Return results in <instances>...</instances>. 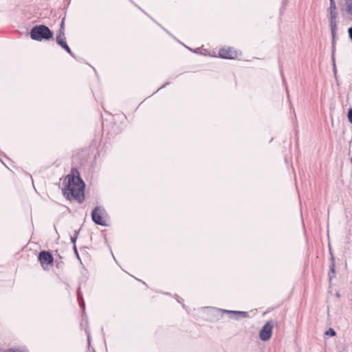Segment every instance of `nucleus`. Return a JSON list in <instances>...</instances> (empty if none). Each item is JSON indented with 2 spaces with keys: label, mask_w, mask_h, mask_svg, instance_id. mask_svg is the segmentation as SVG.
Segmentation results:
<instances>
[{
  "label": "nucleus",
  "mask_w": 352,
  "mask_h": 352,
  "mask_svg": "<svg viewBox=\"0 0 352 352\" xmlns=\"http://www.w3.org/2000/svg\"><path fill=\"white\" fill-rule=\"evenodd\" d=\"M63 185V193L67 199L69 200L74 199L80 204L83 202L85 184L76 169H72L71 174L67 176Z\"/></svg>",
  "instance_id": "nucleus-1"
},
{
  "label": "nucleus",
  "mask_w": 352,
  "mask_h": 352,
  "mask_svg": "<svg viewBox=\"0 0 352 352\" xmlns=\"http://www.w3.org/2000/svg\"><path fill=\"white\" fill-rule=\"evenodd\" d=\"M30 35L32 40L41 41L43 40H50L53 38L54 34L47 26L45 25H38L34 26L31 29Z\"/></svg>",
  "instance_id": "nucleus-2"
},
{
  "label": "nucleus",
  "mask_w": 352,
  "mask_h": 352,
  "mask_svg": "<svg viewBox=\"0 0 352 352\" xmlns=\"http://www.w3.org/2000/svg\"><path fill=\"white\" fill-rule=\"evenodd\" d=\"M107 216L105 209L102 206H96L91 212L92 221L97 225L105 226L107 223L104 218Z\"/></svg>",
  "instance_id": "nucleus-3"
},
{
  "label": "nucleus",
  "mask_w": 352,
  "mask_h": 352,
  "mask_svg": "<svg viewBox=\"0 0 352 352\" xmlns=\"http://www.w3.org/2000/svg\"><path fill=\"white\" fill-rule=\"evenodd\" d=\"M274 326V322L272 320L267 321L259 331V338L262 341L266 342L271 338Z\"/></svg>",
  "instance_id": "nucleus-4"
},
{
  "label": "nucleus",
  "mask_w": 352,
  "mask_h": 352,
  "mask_svg": "<svg viewBox=\"0 0 352 352\" xmlns=\"http://www.w3.org/2000/svg\"><path fill=\"white\" fill-rule=\"evenodd\" d=\"M328 12V19L329 21V26L331 30V34L333 40L336 38V32L338 29V13L337 10Z\"/></svg>",
  "instance_id": "nucleus-5"
},
{
  "label": "nucleus",
  "mask_w": 352,
  "mask_h": 352,
  "mask_svg": "<svg viewBox=\"0 0 352 352\" xmlns=\"http://www.w3.org/2000/svg\"><path fill=\"white\" fill-rule=\"evenodd\" d=\"M38 260L43 269H46L45 265H48L53 263L54 258L52 254L48 251L43 250L38 254Z\"/></svg>",
  "instance_id": "nucleus-6"
},
{
  "label": "nucleus",
  "mask_w": 352,
  "mask_h": 352,
  "mask_svg": "<svg viewBox=\"0 0 352 352\" xmlns=\"http://www.w3.org/2000/svg\"><path fill=\"white\" fill-rule=\"evenodd\" d=\"M219 56L225 59H234L237 56V52L232 47L221 48L219 51Z\"/></svg>",
  "instance_id": "nucleus-7"
},
{
  "label": "nucleus",
  "mask_w": 352,
  "mask_h": 352,
  "mask_svg": "<svg viewBox=\"0 0 352 352\" xmlns=\"http://www.w3.org/2000/svg\"><path fill=\"white\" fill-rule=\"evenodd\" d=\"M221 311L224 313L228 314L230 316V318L234 320H239V318H245L248 316V313L247 311H231L226 309H221Z\"/></svg>",
  "instance_id": "nucleus-8"
},
{
  "label": "nucleus",
  "mask_w": 352,
  "mask_h": 352,
  "mask_svg": "<svg viewBox=\"0 0 352 352\" xmlns=\"http://www.w3.org/2000/svg\"><path fill=\"white\" fill-rule=\"evenodd\" d=\"M340 5L341 6L340 12L342 16L346 13V14L352 16V1H345L344 7H343L341 3H340Z\"/></svg>",
  "instance_id": "nucleus-9"
},
{
  "label": "nucleus",
  "mask_w": 352,
  "mask_h": 352,
  "mask_svg": "<svg viewBox=\"0 0 352 352\" xmlns=\"http://www.w3.org/2000/svg\"><path fill=\"white\" fill-rule=\"evenodd\" d=\"M57 44H58L62 48H63L67 53H69L72 57H74V53L72 52L71 49L67 44L65 40L58 39L56 41Z\"/></svg>",
  "instance_id": "nucleus-10"
},
{
  "label": "nucleus",
  "mask_w": 352,
  "mask_h": 352,
  "mask_svg": "<svg viewBox=\"0 0 352 352\" xmlns=\"http://www.w3.org/2000/svg\"><path fill=\"white\" fill-rule=\"evenodd\" d=\"M57 44H58L62 48H63L67 53H69L72 57H74V53L72 52L71 49L67 44L65 40L58 39L56 41Z\"/></svg>",
  "instance_id": "nucleus-11"
},
{
  "label": "nucleus",
  "mask_w": 352,
  "mask_h": 352,
  "mask_svg": "<svg viewBox=\"0 0 352 352\" xmlns=\"http://www.w3.org/2000/svg\"><path fill=\"white\" fill-rule=\"evenodd\" d=\"M57 44H58L62 48H63L67 53H69L72 57H74V53L72 52L71 49L67 44L65 40L58 39L56 41Z\"/></svg>",
  "instance_id": "nucleus-12"
},
{
  "label": "nucleus",
  "mask_w": 352,
  "mask_h": 352,
  "mask_svg": "<svg viewBox=\"0 0 352 352\" xmlns=\"http://www.w3.org/2000/svg\"><path fill=\"white\" fill-rule=\"evenodd\" d=\"M76 294H77V299L78 300L79 305L82 308V311H84L85 309V302H84V300L82 298V294L80 292V287L78 288Z\"/></svg>",
  "instance_id": "nucleus-13"
},
{
  "label": "nucleus",
  "mask_w": 352,
  "mask_h": 352,
  "mask_svg": "<svg viewBox=\"0 0 352 352\" xmlns=\"http://www.w3.org/2000/svg\"><path fill=\"white\" fill-rule=\"evenodd\" d=\"M331 260H332V263L330 265V272L329 273V281H331L332 278L336 276L334 258L333 256H331Z\"/></svg>",
  "instance_id": "nucleus-14"
},
{
  "label": "nucleus",
  "mask_w": 352,
  "mask_h": 352,
  "mask_svg": "<svg viewBox=\"0 0 352 352\" xmlns=\"http://www.w3.org/2000/svg\"><path fill=\"white\" fill-rule=\"evenodd\" d=\"M332 50H331V62L332 65L336 64L335 52H336V38H332Z\"/></svg>",
  "instance_id": "nucleus-15"
},
{
  "label": "nucleus",
  "mask_w": 352,
  "mask_h": 352,
  "mask_svg": "<svg viewBox=\"0 0 352 352\" xmlns=\"http://www.w3.org/2000/svg\"><path fill=\"white\" fill-rule=\"evenodd\" d=\"M329 8L327 9V11L336 10L337 6L334 0H329Z\"/></svg>",
  "instance_id": "nucleus-16"
},
{
  "label": "nucleus",
  "mask_w": 352,
  "mask_h": 352,
  "mask_svg": "<svg viewBox=\"0 0 352 352\" xmlns=\"http://www.w3.org/2000/svg\"><path fill=\"white\" fill-rule=\"evenodd\" d=\"M58 39L65 40V32L58 31V33H57L56 37V41H58Z\"/></svg>",
  "instance_id": "nucleus-17"
},
{
  "label": "nucleus",
  "mask_w": 352,
  "mask_h": 352,
  "mask_svg": "<svg viewBox=\"0 0 352 352\" xmlns=\"http://www.w3.org/2000/svg\"><path fill=\"white\" fill-rule=\"evenodd\" d=\"M325 334L327 336H330L333 337L336 335V333L333 329L329 328L328 330L326 331Z\"/></svg>",
  "instance_id": "nucleus-18"
},
{
  "label": "nucleus",
  "mask_w": 352,
  "mask_h": 352,
  "mask_svg": "<svg viewBox=\"0 0 352 352\" xmlns=\"http://www.w3.org/2000/svg\"><path fill=\"white\" fill-rule=\"evenodd\" d=\"M7 352H28L25 349H10Z\"/></svg>",
  "instance_id": "nucleus-19"
},
{
  "label": "nucleus",
  "mask_w": 352,
  "mask_h": 352,
  "mask_svg": "<svg viewBox=\"0 0 352 352\" xmlns=\"http://www.w3.org/2000/svg\"><path fill=\"white\" fill-rule=\"evenodd\" d=\"M78 232L77 231H75V234L74 236H71V241L74 245H76V242L78 238Z\"/></svg>",
  "instance_id": "nucleus-20"
},
{
  "label": "nucleus",
  "mask_w": 352,
  "mask_h": 352,
  "mask_svg": "<svg viewBox=\"0 0 352 352\" xmlns=\"http://www.w3.org/2000/svg\"><path fill=\"white\" fill-rule=\"evenodd\" d=\"M58 31L65 32V17L62 19Z\"/></svg>",
  "instance_id": "nucleus-21"
},
{
  "label": "nucleus",
  "mask_w": 352,
  "mask_h": 352,
  "mask_svg": "<svg viewBox=\"0 0 352 352\" xmlns=\"http://www.w3.org/2000/svg\"><path fill=\"white\" fill-rule=\"evenodd\" d=\"M348 119L351 124H352V109H350L348 112Z\"/></svg>",
  "instance_id": "nucleus-22"
},
{
  "label": "nucleus",
  "mask_w": 352,
  "mask_h": 352,
  "mask_svg": "<svg viewBox=\"0 0 352 352\" xmlns=\"http://www.w3.org/2000/svg\"><path fill=\"white\" fill-rule=\"evenodd\" d=\"M73 249H74V253H75L76 257L80 260V256H79L76 245H73Z\"/></svg>",
  "instance_id": "nucleus-23"
},
{
  "label": "nucleus",
  "mask_w": 352,
  "mask_h": 352,
  "mask_svg": "<svg viewBox=\"0 0 352 352\" xmlns=\"http://www.w3.org/2000/svg\"><path fill=\"white\" fill-rule=\"evenodd\" d=\"M348 33H349V38L352 41V27H351L348 29Z\"/></svg>",
  "instance_id": "nucleus-24"
},
{
  "label": "nucleus",
  "mask_w": 352,
  "mask_h": 352,
  "mask_svg": "<svg viewBox=\"0 0 352 352\" xmlns=\"http://www.w3.org/2000/svg\"><path fill=\"white\" fill-rule=\"evenodd\" d=\"M332 67H333V73H334V74L336 75V72H337L336 65V64H333V65H332Z\"/></svg>",
  "instance_id": "nucleus-25"
},
{
  "label": "nucleus",
  "mask_w": 352,
  "mask_h": 352,
  "mask_svg": "<svg viewBox=\"0 0 352 352\" xmlns=\"http://www.w3.org/2000/svg\"><path fill=\"white\" fill-rule=\"evenodd\" d=\"M288 0H283V6H285L287 3Z\"/></svg>",
  "instance_id": "nucleus-26"
},
{
  "label": "nucleus",
  "mask_w": 352,
  "mask_h": 352,
  "mask_svg": "<svg viewBox=\"0 0 352 352\" xmlns=\"http://www.w3.org/2000/svg\"><path fill=\"white\" fill-rule=\"evenodd\" d=\"M280 74H281V76H282V79H283V81L284 83H285V78H284V76H283V74L282 72H280Z\"/></svg>",
  "instance_id": "nucleus-27"
},
{
  "label": "nucleus",
  "mask_w": 352,
  "mask_h": 352,
  "mask_svg": "<svg viewBox=\"0 0 352 352\" xmlns=\"http://www.w3.org/2000/svg\"><path fill=\"white\" fill-rule=\"evenodd\" d=\"M168 83L167 82V83H166V84L163 85H162V87H160L157 90H159V89H160L163 88V87H165L166 85H168Z\"/></svg>",
  "instance_id": "nucleus-28"
},
{
  "label": "nucleus",
  "mask_w": 352,
  "mask_h": 352,
  "mask_svg": "<svg viewBox=\"0 0 352 352\" xmlns=\"http://www.w3.org/2000/svg\"><path fill=\"white\" fill-rule=\"evenodd\" d=\"M286 91H287V96H289V91H288L287 88H286Z\"/></svg>",
  "instance_id": "nucleus-29"
}]
</instances>
